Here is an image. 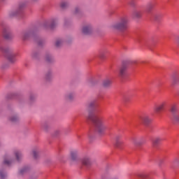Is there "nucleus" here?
Wrapping results in <instances>:
<instances>
[{"label":"nucleus","mask_w":179,"mask_h":179,"mask_svg":"<svg viewBox=\"0 0 179 179\" xmlns=\"http://www.w3.org/2000/svg\"><path fill=\"white\" fill-rule=\"evenodd\" d=\"M74 13L76 15L77 13H79V8L76 7L74 11Z\"/></svg>","instance_id":"nucleus-38"},{"label":"nucleus","mask_w":179,"mask_h":179,"mask_svg":"<svg viewBox=\"0 0 179 179\" xmlns=\"http://www.w3.org/2000/svg\"><path fill=\"white\" fill-rule=\"evenodd\" d=\"M11 163H12V162L8 160V159H6V157L4 158V162H3V164H7V166H9Z\"/></svg>","instance_id":"nucleus-32"},{"label":"nucleus","mask_w":179,"mask_h":179,"mask_svg":"<svg viewBox=\"0 0 179 179\" xmlns=\"http://www.w3.org/2000/svg\"><path fill=\"white\" fill-rule=\"evenodd\" d=\"M127 75V66H123L120 69L119 76H120V78H125Z\"/></svg>","instance_id":"nucleus-10"},{"label":"nucleus","mask_w":179,"mask_h":179,"mask_svg":"<svg viewBox=\"0 0 179 179\" xmlns=\"http://www.w3.org/2000/svg\"><path fill=\"white\" fill-rule=\"evenodd\" d=\"M63 43H64V42L62 41V40L58 39V40L56 41V43H55V45H56V47H61V45H62Z\"/></svg>","instance_id":"nucleus-25"},{"label":"nucleus","mask_w":179,"mask_h":179,"mask_svg":"<svg viewBox=\"0 0 179 179\" xmlns=\"http://www.w3.org/2000/svg\"><path fill=\"white\" fill-rule=\"evenodd\" d=\"M1 1H4V0H1Z\"/></svg>","instance_id":"nucleus-42"},{"label":"nucleus","mask_w":179,"mask_h":179,"mask_svg":"<svg viewBox=\"0 0 179 179\" xmlns=\"http://www.w3.org/2000/svg\"><path fill=\"white\" fill-rule=\"evenodd\" d=\"M170 111L172 114H176L177 113V104L174 103L171 105Z\"/></svg>","instance_id":"nucleus-18"},{"label":"nucleus","mask_w":179,"mask_h":179,"mask_svg":"<svg viewBox=\"0 0 179 179\" xmlns=\"http://www.w3.org/2000/svg\"><path fill=\"white\" fill-rule=\"evenodd\" d=\"M29 170V168L25 167L20 170V174H24V173H27V171Z\"/></svg>","instance_id":"nucleus-31"},{"label":"nucleus","mask_w":179,"mask_h":179,"mask_svg":"<svg viewBox=\"0 0 179 179\" xmlns=\"http://www.w3.org/2000/svg\"><path fill=\"white\" fill-rule=\"evenodd\" d=\"M68 5H69L68 2L63 1L61 3V8H62V9H65V8H67Z\"/></svg>","instance_id":"nucleus-29"},{"label":"nucleus","mask_w":179,"mask_h":179,"mask_svg":"<svg viewBox=\"0 0 179 179\" xmlns=\"http://www.w3.org/2000/svg\"><path fill=\"white\" fill-rule=\"evenodd\" d=\"M96 106H97V103L94 101H91L88 103V108L90 109L94 108V107H96Z\"/></svg>","instance_id":"nucleus-19"},{"label":"nucleus","mask_w":179,"mask_h":179,"mask_svg":"<svg viewBox=\"0 0 179 179\" xmlns=\"http://www.w3.org/2000/svg\"><path fill=\"white\" fill-rule=\"evenodd\" d=\"M155 3L154 2H151V3H149L148 5H147V8H146V11L149 13L150 12H152L153 8H155Z\"/></svg>","instance_id":"nucleus-15"},{"label":"nucleus","mask_w":179,"mask_h":179,"mask_svg":"<svg viewBox=\"0 0 179 179\" xmlns=\"http://www.w3.org/2000/svg\"><path fill=\"white\" fill-rule=\"evenodd\" d=\"M113 30H119V31H125L128 29V17H122L118 22L111 26Z\"/></svg>","instance_id":"nucleus-3"},{"label":"nucleus","mask_w":179,"mask_h":179,"mask_svg":"<svg viewBox=\"0 0 179 179\" xmlns=\"http://www.w3.org/2000/svg\"><path fill=\"white\" fill-rule=\"evenodd\" d=\"M160 142H162V139L159 137H157L152 140V144L154 146H157Z\"/></svg>","instance_id":"nucleus-17"},{"label":"nucleus","mask_w":179,"mask_h":179,"mask_svg":"<svg viewBox=\"0 0 179 179\" xmlns=\"http://www.w3.org/2000/svg\"><path fill=\"white\" fill-rule=\"evenodd\" d=\"M82 164L83 166H86L87 167L90 166L92 164V162L90 161V158L89 157H85L82 160Z\"/></svg>","instance_id":"nucleus-13"},{"label":"nucleus","mask_w":179,"mask_h":179,"mask_svg":"<svg viewBox=\"0 0 179 179\" xmlns=\"http://www.w3.org/2000/svg\"><path fill=\"white\" fill-rule=\"evenodd\" d=\"M3 36L6 40H10L12 38V34L6 29H3Z\"/></svg>","instance_id":"nucleus-12"},{"label":"nucleus","mask_w":179,"mask_h":179,"mask_svg":"<svg viewBox=\"0 0 179 179\" xmlns=\"http://www.w3.org/2000/svg\"><path fill=\"white\" fill-rule=\"evenodd\" d=\"M132 142L136 146H141V145H142V143H141L138 138H133Z\"/></svg>","instance_id":"nucleus-20"},{"label":"nucleus","mask_w":179,"mask_h":179,"mask_svg":"<svg viewBox=\"0 0 179 179\" xmlns=\"http://www.w3.org/2000/svg\"><path fill=\"white\" fill-rule=\"evenodd\" d=\"M52 57L50 55H47L45 57V60L47 61V62H52Z\"/></svg>","instance_id":"nucleus-30"},{"label":"nucleus","mask_w":179,"mask_h":179,"mask_svg":"<svg viewBox=\"0 0 179 179\" xmlns=\"http://www.w3.org/2000/svg\"><path fill=\"white\" fill-rule=\"evenodd\" d=\"M113 83V81L110 79L104 80L103 82V87H110L111 86V84Z\"/></svg>","instance_id":"nucleus-14"},{"label":"nucleus","mask_w":179,"mask_h":179,"mask_svg":"<svg viewBox=\"0 0 179 179\" xmlns=\"http://www.w3.org/2000/svg\"><path fill=\"white\" fill-rule=\"evenodd\" d=\"M31 99H32V98L31 97L30 99L31 100Z\"/></svg>","instance_id":"nucleus-40"},{"label":"nucleus","mask_w":179,"mask_h":179,"mask_svg":"<svg viewBox=\"0 0 179 179\" xmlns=\"http://www.w3.org/2000/svg\"><path fill=\"white\" fill-rule=\"evenodd\" d=\"M173 164H174L175 166H179V157H176L175 159H173Z\"/></svg>","instance_id":"nucleus-27"},{"label":"nucleus","mask_w":179,"mask_h":179,"mask_svg":"<svg viewBox=\"0 0 179 179\" xmlns=\"http://www.w3.org/2000/svg\"><path fill=\"white\" fill-rule=\"evenodd\" d=\"M153 17H154L155 20H160V19H162V15H160V14H155L153 15Z\"/></svg>","instance_id":"nucleus-28"},{"label":"nucleus","mask_w":179,"mask_h":179,"mask_svg":"<svg viewBox=\"0 0 179 179\" xmlns=\"http://www.w3.org/2000/svg\"><path fill=\"white\" fill-rule=\"evenodd\" d=\"M166 108H167V101H163L155 108V113H162V111H164V110H166Z\"/></svg>","instance_id":"nucleus-5"},{"label":"nucleus","mask_w":179,"mask_h":179,"mask_svg":"<svg viewBox=\"0 0 179 179\" xmlns=\"http://www.w3.org/2000/svg\"><path fill=\"white\" fill-rule=\"evenodd\" d=\"M82 31L83 34L89 35L93 33V29H92V26L90 25H85L83 27Z\"/></svg>","instance_id":"nucleus-6"},{"label":"nucleus","mask_w":179,"mask_h":179,"mask_svg":"<svg viewBox=\"0 0 179 179\" xmlns=\"http://www.w3.org/2000/svg\"><path fill=\"white\" fill-rule=\"evenodd\" d=\"M10 121H11V122H17V121H19V117L17 116H13L10 118Z\"/></svg>","instance_id":"nucleus-26"},{"label":"nucleus","mask_w":179,"mask_h":179,"mask_svg":"<svg viewBox=\"0 0 179 179\" xmlns=\"http://www.w3.org/2000/svg\"><path fill=\"white\" fill-rule=\"evenodd\" d=\"M0 177H1V179L5 178L6 175H5V174H3V172L0 171Z\"/></svg>","instance_id":"nucleus-36"},{"label":"nucleus","mask_w":179,"mask_h":179,"mask_svg":"<svg viewBox=\"0 0 179 179\" xmlns=\"http://www.w3.org/2000/svg\"><path fill=\"white\" fill-rule=\"evenodd\" d=\"M141 121L143 122V124H145V125H148V124L152 122V119H150L148 116H143L141 117Z\"/></svg>","instance_id":"nucleus-11"},{"label":"nucleus","mask_w":179,"mask_h":179,"mask_svg":"<svg viewBox=\"0 0 179 179\" xmlns=\"http://www.w3.org/2000/svg\"><path fill=\"white\" fill-rule=\"evenodd\" d=\"M31 36H33V31H24L21 34V38L24 41L29 40Z\"/></svg>","instance_id":"nucleus-7"},{"label":"nucleus","mask_w":179,"mask_h":179,"mask_svg":"<svg viewBox=\"0 0 179 179\" xmlns=\"http://www.w3.org/2000/svg\"><path fill=\"white\" fill-rule=\"evenodd\" d=\"M33 155H34V159H37V156H38V152L36 151V150H34L33 151Z\"/></svg>","instance_id":"nucleus-34"},{"label":"nucleus","mask_w":179,"mask_h":179,"mask_svg":"<svg viewBox=\"0 0 179 179\" xmlns=\"http://www.w3.org/2000/svg\"><path fill=\"white\" fill-rule=\"evenodd\" d=\"M89 120L92 121L95 131L99 135H104L107 127H106V120L103 116L97 115L96 114L90 115Z\"/></svg>","instance_id":"nucleus-1"},{"label":"nucleus","mask_w":179,"mask_h":179,"mask_svg":"<svg viewBox=\"0 0 179 179\" xmlns=\"http://www.w3.org/2000/svg\"><path fill=\"white\" fill-rule=\"evenodd\" d=\"M0 52L3 54L11 64L16 62V54L13 53L9 48H4L2 45H0Z\"/></svg>","instance_id":"nucleus-4"},{"label":"nucleus","mask_w":179,"mask_h":179,"mask_svg":"<svg viewBox=\"0 0 179 179\" xmlns=\"http://www.w3.org/2000/svg\"><path fill=\"white\" fill-rule=\"evenodd\" d=\"M71 159L73 162H75L78 159V151L74 150L71 152Z\"/></svg>","instance_id":"nucleus-16"},{"label":"nucleus","mask_w":179,"mask_h":179,"mask_svg":"<svg viewBox=\"0 0 179 179\" xmlns=\"http://www.w3.org/2000/svg\"><path fill=\"white\" fill-rule=\"evenodd\" d=\"M38 44H39V45H41V43H40Z\"/></svg>","instance_id":"nucleus-39"},{"label":"nucleus","mask_w":179,"mask_h":179,"mask_svg":"<svg viewBox=\"0 0 179 179\" xmlns=\"http://www.w3.org/2000/svg\"><path fill=\"white\" fill-rule=\"evenodd\" d=\"M132 17L134 19H141V17H142V10H134L132 13Z\"/></svg>","instance_id":"nucleus-9"},{"label":"nucleus","mask_w":179,"mask_h":179,"mask_svg":"<svg viewBox=\"0 0 179 179\" xmlns=\"http://www.w3.org/2000/svg\"><path fill=\"white\" fill-rule=\"evenodd\" d=\"M173 121L175 122H179V115H175L173 116Z\"/></svg>","instance_id":"nucleus-33"},{"label":"nucleus","mask_w":179,"mask_h":179,"mask_svg":"<svg viewBox=\"0 0 179 179\" xmlns=\"http://www.w3.org/2000/svg\"><path fill=\"white\" fill-rule=\"evenodd\" d=\"M26 4L24 3H20L17 6L14 7L8 13V17H22L23 16V9H24Z\"/></svg>","instance_id":"nucleus-2"},{"label":"nucleus","mask_w":179,"mask_h":179,"mask_svg":"<svg viewBox=\"0 0 179 179\" xmlns=\"http://www.w3.org/2000/svg\"><path fill=\"white\" fill-rule=\"evenodd\" d=\"M115 146L117 149H122V146H124V141L121 140L120 136H117L115 138Z\"/></svg>","instance_id":"nucleus-8"},{"label":"nucleus","mask_w":179,"mask_h":179,"mask_svg":"<svg viewBox=\"0 0 179 179\" xmlns=\"http://www.w3.org/2000/svg\"><path fill=\"white\" fill-rule=\"evenodd\" d=\"M106 54H107V50H101L99 52V58H101L103 59V58H105Z\"/></svg>","instance_id":"nucleus-21"},{"label":"nucleus","mask_w":179,"mask_h":179,"mask_svg":"<svg viewBox=\"0 0 179 179\" xmlns=\"http://www.w3.org/2000/svg\"><path fill=\"white\" fill-rule=\"evenodd\" d=\"M178 82H179V77H175L173 78V83H174V85L178 83Z\"/></svg>","instance_id":"nucleus-35"},{"label":"nucleus","mask_w":179,"mask_h":179,"mask_svg":"<svg viewBox=\"0 0 179 179\" xmlns=\"http://www.w3.org/2000/svg\"><path fill=\"white\" fill-rule=\"evenodd\" d=\"M68 100H72V99H73V94H70L68 96H67Z\"/></svg>","instance_id":"nucleus-37"},{"label":"nucleus","mask_w":179,"mask_h":179,"mask_svg":"<svg viewBox=\"0 0 179 179\" xmlns=\"http://www.w3.org/2000/svg\"><path fill=\"white\" fill-rule=\"evenodd\" d=\"M52 78V73H51V71H49L45 75V79L46 80H51Z\"/></svg>","instance_id":"nucleus-22"},{"label":"nucleus","mask_w":179,"mask_h":179,"mask_svg":"<svg viewBox=\"0 0 179 179\" xmlns=\"http://www.w3.org/2000/svg\"><path fill=\"white\" fill-rule=\"evenodd\" d=\"M178 94H179V91H178Z\"/></svg>","instance_id":"nucleus-41"},{"label":"nucleus","mask_w":179,"mask_h":179,"mask_svg":"<svg viewBox=\"0 0 179 179\" xmlns=\"http://www.w3.org/2000/svg\"><path fill=\"white\" fill-rule=\"evenodd\" d=\"M55 26H57V20L54 19L52 20L50 27V29H54Z\"/></svg>","instance_id":"nucleus-24"},{"label":"nucleus","mask_w":179,"mask_h":179,"mask_svg":"<svg viewBox=\"0 0 179 179\" xmlns=\"http://www.w3.org/2000/svg\"><path fill=\"white\" fill-rule=\"evenodd\" d=\"M15 155L17 162H19L20 160V159L22 158V153H20V151H16L15 152Z\"/></svg>","instance_id":"nucleus-23"}]
</instances>
